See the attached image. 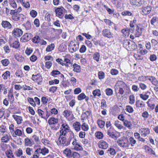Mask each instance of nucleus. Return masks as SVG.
<instances>
[{"label":"nucleus","instance_id":"52","mask_svg":"<svg viewBox=\"0 0 158 158\" xmlns=\"http://www.w3.org/2000/svg\"><path fill=\"white\" fill-rule=\"evenodd\" d=\"M157 22H158V18L156 17H153L150 21L151 24L153 25Z\"/></svg>","mask_w":158,"mask_h":158},{"label":"nucleus","instance_id":"38","mask_svg":"<svg viewBox=\"0 0 158 158\" xmlns=\"http://www.w3.org/2000/svg\"><path fill=\"white\" fill-rule=\"evenodd\" d=\"M129 99L130 101L129 103L131 104H133L135 102V98L133 95H131L129 96Z\"/></svg>","mask_w":158,"mask_h":158},{"label":"nucleus","instance_id":"1","mask_svg":"<svg viewBox=\"0 0 158 158\" xmlns=\"http://www.w3.org/2000/svg\"><path fill=\"white\" fill-rule=\"evenodd\" d=\"M115 91L116 92L118 91V93L122 95L124 92H129L130 90L129 87L127 84L122 81H118L115 85Z\"/></svg>","mask_w":158,"mask_h":158},{"label":"nucleus","instance_id":"37","mask_svg":"<svg viewBox=\"0 0 158 158\" xmlns=\"http://www.w3.org/2000/svg\"><path fill=\"white\" fill-rule=\"evenodd\" d=\"M93 94L94 97L96 96H100L101 95L100 91L99 89L94 90L93 92Z\"/></svg>","mask_w":158,"mask_h":158},{"label":"nucleus","instance_id":"17","mask_svg":"<svg viewBox=\"0 0 158 158\" xmlns=\"http://www.w3.org/2000/svg\"><path fill=\"white\" fill-rule=\"evenodd\" d=\"M143 29L138 26H137L136 29V33L135 36L136 37L139 36L142 33V30Z\"/></svg>","mask_w":158,"mask_h":158},{"label":"nucleus","instance_id":"14","mask_svg":"<svg viewBox=\"0 0 158 158\" xmlns=\"http://www.w3.org/2000/svg\"><path fill=\"white\" fill-rule=\"evenodd\" d=\"M130 1L131 4L137 6H140L143 2L142 0H130Z\"/></svg>","mask_w":158,"mask_h":158},{"label":"nucleus","instance_id":"54","mask_svg":"<svg viewBox=\"0 0 158 158\" xmlns=\"http://www.w3.org/2000/svg\"><path fill=\"white\" fill-rule=\"evenodd\" d=\"M15 135H18L19 136H21L22 135V132L19 129H17L15 131Z\"/></svg>","mask_w":158,"mask_h":158},{"label":"nucleus","instance_id":"16","mask_svg":"<svg viewBox=\"0 0 158 158\" xmlns=\"http://www.w3.org/2000/svg\"><path fill=\"white\" fill-rule=\"evenodd\" d=\"M151 7L149 6L145 7L142 9V12L143 14L147 15L149 14L151 10Z\"/></svg>","mask_w":158,"mask_h":158},{"label":"nucleus","instance_id":"25","mask_svg":"<svg viewBox=\"0 0 158 158\" xmlns=\"http://www.w3.org/2000/svg\"><path fill=\"white\" fill-rule=\"evenodd\" d=\"M117 143L119 146L121 147L126 148L128 147L127 144L123 140H119L117 141Z\"/></svg>","mask_w":158,"mask_h":158},{"label":"nucleus","instance_id":"18","mask_svg":"<svg viewBox=\"0 0 158 158\" xmlns=\"http://www.w3.org/2000/svg\"><path fill=\"white\" fill-rule=\"evenodd\" d=\"M58 121V120L57 119L51 117L49 119L48 123L50 125H51L57 123Z\"/></svg>","mask_w":158,"mask_h":158},{"label":"nucleus","instance_id":"26","mask_svg":"<svg viewBox=\"0 0 158 158\" xmlns=\"http://www.w3.org/2000/svg\"><path fill=\"white\" fill-rule=\"evenodd\" d=\"M13 117L17 122V124H19L21 123V122L22 121V119L21 117L15 115H13Z\"/></svg>","mask_w":158,"mask_h":158},{"label":"nucleus","instance_id":"22","mask_svg":"<svg viewBox=\"0 0 158 158\" xmlns=\"http://www.w3.org/2000/svg\"><path fill=\"white\" fill-rule=\"evenodd\" d=\"M73 71L77 73H79L81 71L80 66L77 64H74L73 65Z\"/></svg>","mask_w":158,"mask_h":158},{"label":"nucleus","instance_id":"31","mask_svg":"<svg viewBox=\"0 0 158 158\" xmlns=\"http://www.w3.org/2000/svg\"><path fill=\"white\" fill-rule=\"evenodd\" d=\"M97 123L99 127L101 128H103L105 126V122L102 120L98 119Z\"/></svg>","mask_w":158,"mask_h":158},{"label":"nucleus","instance_id":"64","mask_svg":"<svg viewBox=\"0 0 158 158\" xmlns=\"http://www.w3.org/2000/svg\"><path fill=\"white\" fill-rule=\"evenodd\" d=\"M124 125L127 127H130L131 126V124L130 122L127 120H125L124 122Z\"/></svg>","mask_w":158,"mask_h":158},{"label":"nucleus","instance_id":"55","mask_svg":"<svg viewBox=\"0 0 158 158\" xmlns=\"http://www.w3.org/2000/svg\"><path fill=\"white\" fill-rule=\"evenodd\" d=\"M118 70L115 69H112L110 70V73L113 75H116L118 74Z\"/></svg>","mask_w":158,"mask_h":158},{"label":"nucleus","instance_id":"63","mask_svg":"<svg viewBox=\"0 0 158 158\" xmlns=\"http://www.w3.org/2000/svg\"><path fill=\"white\" fill-rule=\"evenodd\" d=\"M85 98V95L83 93H81L78 96V99L79 100L83 99Z\"/></svg>","mask_w":158,"mask_h":158},{"label":"nucleus","instance_id":"24","mask_svg":"<svg viewBox=\"0 0 158 158\" xmlns=\"http://www.w3.org/2000/svg\"><path fill=\"white\" fill-rule=\"evenodd\" d=\"M79 46L78 45L77 47L76 44H74L73 45L70 47V51L71 53H73L75 52L78 49Z\"/></svg>","mask_w":158,"mask_h":158},{"label":"nucleus","instance_id":"7","mask_svg":"<svg viewBox=\"0 0 158 158\" xmlns=\"http://www.w3.org/2000/svg\"><path fill=\"white\" fill-rule=\"evenodd\" d=\"M48 149L45 148H44L42 149L39 148L35 151V154H42L43 155H45L46 153H48Z\"/></svg>","mask_w":158,"mask_h":158},{"label":"nucleus","instance_id":"58","mask_svg":"<svg viewBox=\"0 0 158 158\" xmlns=\"http://www.w3.org/2000/svg\"><path fill=\"white\" fill-rule=\"evenodd\" d=\"M91 114V112L90 111H87L86 112L83 113L81 115V117L82 116H85L87 118H88V117Z\"/></svg>","mask_w":158,"mask_h":158},{"label":"nucleus","instance_id":"61","mask_svg":"<svg viewBox=\"0 0 158 158\" xmlns=\"http://www.w3.org/2000/svg\"><path fill=\"white\" fill-rule=\"evenodd\" d=\"M25 27L27 30H29L31 28V23L29 21H27L25 24Z\"/></svg>","mask_w":158,"mask_h":158},{"label":"nucleus","instance_id":"51","mask_svg":"<svg viewBox=\"0 0 158 158\" xmlns=\"http://www.w3.org/2000/svg\"><path fill=\"white\" fill-rule=\"evenodd\" d=\"M82 129L84 131H87L88 129V125L85 123H84L81 126Z\"/></svg>","mask_w":158,"mask_h":158},{"label":"nucleus","instance_id":"21","mask_svg":"<svg viewBox=\"0 0 158 158\" xmlns=\"http://www.w3.org/2000/svg\"><path fill=\"white\" fill-rule=\"evenodd\" d=\"M73 127L74 129L77 131H79L81 128V124L79 122H76L73 124Z\"/></svg>","mask_w":158,"mask_h":158},{"label":"nucleus","instance_id":"15","mask_svg":"<svg viewBox=\"0 0 158 158\" xmlns=\"http://www.w3.org/2000/svg\"><path fill=\"white\" fill-rule=\"evenodd\" d=\"M10 136L9 134H4L1 139V141L3 143H7L10 140Z\"/></svg>","mask_w":158,"mask_h":158},{"label":"nucleus","instance_id":"40","mask_svg":"<svg viewBox=\"0 0 158 158\" xmlns=\"http://www.w3.org/2000/svg\"><path fill=\"white\" fill-rule=\"evenodd\" d=\"M106 93L107 95L111 96L113 94V91L111 89L108 88L106 89Z\"/></svg>","mask_w":158,"mask_h":158},{"label":"nucleus","instance_id":"13","mask_svg":"<svg viewBox=\"0 0 158 158\" xmlns=\"http://www.w3.org/2000/svg\"><path fill=\"white\" fill-rule=\"evenodd\" d=\"M107 135L111 138L114 139L116 138V136L115 135V131L114 130L110 128L107 131Z\"/></svg>","mask_w":158,"mask_h":158},{"label":"nucleus","instance_id":"53","mask_svg":"<svg viewBox=\"0 0 158 158\" xmlns=\"http://www.w3.org/2000/svg\"><path fill=\"white\" fill-rule=\"evenodd\" d=\"M101 104V108L102 109H104V108H106L107 107L106 102L104 99L102 100Z\"/></svg>","mask_w":158,"mask_h":158},{"label":"nucleus","instance_id":"6","mask_svg":"<svg viewBox=\"0 0 158 158\" xmlns=\"http://www.w3.org/2000/svg\"><path fill=\"white\" fill-rule=\"evenodd\" d=\"M12 34L15 37L20 36L23 34V31L19 28H15L12 31Z\"/></svg>","mask_w":158,"mask_h":158},{"label":"nucleus","instance_id":"10","mask_svg":"<svg viewBox=\"0 0 158 158\" xmlns=\"http://www.w3.org/2000/svg\"><path fill=\"white\" fill-rule=\"evenodd\" d=\"M1 24L2 27L5 29H9L12 27L11 24L7 21H2Z\"/></svg>","mask_w":158,"mask_h":158},{"label":"nucleus","instance_id":"45","mask_svg":"<svg viewBox=\"0 0 158 158\" xmlns=\"http://www.w3.org/2000/svg\"><path fill=\"white\" fill-rule=\"evenodd\" d=\"M9 129L11 133L12 134V135L15 137V130L14 129V125L13 124H11L10 125Z\"/></svg>","mask_w":158,"mask_h":158},{"label":"nucleus","instance_id":"4","mask_svg":"<svg viewBox=\"0 0 158 158\" xmlns=\"http://www.w3.org/2000/svg\"><path fill=\"white\" fill-rule=\"evenodd\" d=\"M32 79L38 83V85L40 84V83L42 81V78L41 75L40 74L34 75H32Z\"/></svg>","mask_w":158,"mask_h":158},{"label":"nucleus","instance_id":"30","mask_svg":"<svg viewBox=\"0 0 158 158\" xmlns=\"http://www.w3.org/2000/svg\"><path fill=\"white\" fill-rule=\"evenodd\" d=\"M10 73L9 71H6L2 75V77L4 79L6 80L10 77Z\"/></svg>","mask_w":158,"mask_h":158},{"label":"nucleus","instance_id":"9","mask_svg":"<svg viewBox=\"0 0 158 158\" xmlns=\"http://www.w3.org/2000/svg\"><path fill=\"white\" fill-rule=\"evenodd\" d=\"M143 148L145 150V152L147 153L150 155L153 154L155 155V152L148 146L145 145L143 147Z\"/></svg>","mask_w":158,"mask_h":158},{"label":"nucleus","instance_id":"33","mask_svg":"<svg viewBox=\"0 0 158 158\" xmlns=\"http://www.w3.org/2000/svg\"><path fill=\"white\" fill-rule=\"evenodd\" d=\"M60 129L67 130V131H69V127L66 123L63 124L61 125Z\"/></svg>","mask_w":158,"mask_h":158},{"label":"nucleus","instance_id":"42","mask_svg":"<svg viewBox=\"0 0 158 158\" xmlns=\"http://www.w3.org/2000/svg\"><path fill=\"white\" fill-rule=\"evenodd\" d=\"M1 62L3 66H6L9 64L10 61L8 59H5L2 60L1 61Z\"/></svg>","mask_w":158,"mask_h":158},{"label":"nucleus","instance_id":"44","mask_svg":"<svg viewBox=\"0 0 158 158\" xmlns=\"http://www.w3.org/2000/svg\"><path fill=\"white\" fill-rule=\"evenodd\" d=\"M63 113L64 117H68L70 115L72 112L69 110H64Z\"/></svg>","mask_w":158,"mask_h":158},{"label":"nucleus","instance_id":"11","mask_svg":"<svg viewBox=\"0 0 158 158\" xmlns=\"http://www.w3.org/2000/svg\"><path fill=\"white\" fill-rule=\"evenodd\" d=\"M140 131L141 132V135L142 136L145 137L150 132V130L148 128H141Z\"/></svg>","mask_w":158,"mask_h":158},{"label":"nucleus","instance_id":"43","mask_svg":"<svg viewBox=\"0 0 158 158\" xmlns=\"http://www.w3.org/2000/svg\"><path fill=\"white\" fill-rule=\"evenodd\" d=\"M25 145L30 146L32 144V142L30 139L27 138L25 139Z\"/></svg>","mask_w":158,"mask_h":158},{"label":"nucleus","instance_id":"36","mask_svg":"<svg viewBox=\"0 0 158 158\" xmlns=\"http://www.w3.org/2000/svg\"><path fill=\"white\" fill-rule=\"evenodd\" d=\"M100 55L99 52H95L93 55V58L97 61H98L99 60Z\"/></svg>","mask_w":158,"mask_h":158},{"label":"nucleus","instance_id":"8","mask_svg":"<svg viewBox=\"0 0 158 158\" xmlns=\"http://www.w3.org/2000/svg\"><path fill=\"white\" fill-rule=\"evenodd\" d=\"M102 35L109 38H111L113 37L112 35L110 30L106 29H104L102 31Z\"/></svg>","mask_w":158,"mask_h":158},{"label":"nucleus","instance_id":"48","mask_svg":"<svg viewBox=\"0 0 158 158\" xmlns=\"http://www.w3.org/2000/svg\"><path fill=\"white\" fill-rule=\"evenodd\" d=\"M27 100L30 104L33 106H35V102L34 101L33 99L32 98H27Z\"/></svg>","mask_w":158,"mask_h":158},{"label":"nucleus","instance_id":"27","mask_svg":"<svg viewBox=\"0 0 158 158\" xmlns=\"http://www.w3.org/2000/svg\"><path fill=\"white\" fill-rule=\"evenodd\" d=\"M16 76L18 78H21L24 77V74L21 70H18L15 72Z\"/></svg>","mask_w":158,"mask_h":158},{"label":"nucleus","instance_id":"12","mask_svg":"<svg viewBox=\"0 0 158 158\" xmlns=\"http://www.w3.org/2000/svg\"><path fill=\"white\" fill-rule=\"evenodd\" d=\"M98 145L99 148L103 149H106L108 147L107 143L104 141H100Z\"/></svg>","mask_w":158,"mask_h":158},{"label":"nucleus","instance_id":"60","mask_svg":"<svg viewBox=\"0 0 158 158\" xmlns=\"http://www.w3.org/2000/svg\"><path fill=\"white\" fill-rule=\"evenodd\" d=\"M70 60L68 58H64V62H65V63H64V65H65L66 67H68L69 66V64H70Z\"/></svg>","mask_w":158,"mask_h":158},{"label":"nucleus","instance_id":"5","mask_svg":"<svg viewBox=\"0 0 158 158\" xmlns=\"http://www.w3.org/2000/svg\"><path fill=\"white\" fill-rule=\"evenodd\" d=\"M32 37V35L30 33H26L21 38L20 40L22 42H25L30 40Z\"/></svg>","mask_w":158,"mask_h":158},{"label":"nucleus","instance_id":"56","mask_svg":"<svg viewBox=\"0 0 158 158\" xmlns=\"http://www.w3.org/2000/svg\"><path fill=\"white\" fill-rule=\"evenodd\" d=\"M8 98L9 99L14 100V97L13 95V92L11 90H10L8 93Z\"/></svg>","mask_w":158,"mask_h":158},{"label":"nucleus","instance_id":"32","mask_svg":"<svg viewBox=\"0 0 158 158\" xmlns=\"http://www.w3.org/2000/svg\"><path fill=\"white\" fill-rule=\"evenodd\" d=\"M6 154L8 158H13L14 155L12 151L10 150H7L6 152Z\"/></svg>","mask_w":158,"mask_h":158},{"label":"nucleus","instance_id":"29","mask_svg":"<svg viewBox=\"0 0 158 158\" xmlns=\"http://www.w3.org/2000/svg\"><path fill=\"white\" fill-rule=\"evenodd\" d=\"M40 38L38 36H35L32 39V42L35 44L40 43Z\"/></svg>","mask_w":158,"mask_h":158},{"label":"nucleus","instance_id":"35","mask_svg":"<svg viewBox=\"0 0 158 158\" xmlns=\"http://www.w3.org/2000/svg\"><path fill=\"white\" fill-rule=\"evenodd\" d=\"M55 47V45L53 44H51L50 45H48L46 49L47 52H49L53 50Z\"/></svg>","mask_w":158,"mask_h":158},{"label":"nucleus","instance_id":"50","mask_svg":"<svg viewBox=\"0 0 158 158\" xmlns=\"http://www.w3.org/2000/svg\"><path fill=\"white\" fill-rule=\"evenodd\" d=\"M98 78L100 79H103L105 77V73L102 71L99 72L98 73Z\"/></svg>","mask_w":158,"mask_h":158},{"label":"nucleus","instance_id":"20","mask_svg":"<svg viewBox=\"0 0 158 158\" xmlns=\"http://www.w3.org/2000/svg\"><path fill=\"white\" fill-rule=\"evenodd\" d=\"M130 41L128 40H124L123 42V47L128 50H129V47L131 43Z\"/></svg>","mask_w":158,"mask_h":158},{"label":"nucleus","instance_id":"3","mask_svg":"<svg viewBox=\"0 0 158 158\" xmlns=\"http://www.w3.org/2000/svg\"><path fill=\"white\" fill-rule=\"evenodd\" d=\"M55 12L56 14V16L62 19L63 18L62 14L63 13H66L67 11L63 7L61 6L60 7L56 8L55 9Z\"/></svg>","mask_w":158,"mask_h":158},{"label":"nucleus","instance_id":"59","mask_svg":"<svg viewBox=\"0 0 158 158\" xmlns=\"http://www.w3.org/2000/svg\"><path fill=\"white\" fill-rule=\"evenodd\" d=\"M108 153L111 155H114L116 153L115 150L112 148H110L108 150Z\"/></svg>","mask_w":158,"mask_h":158},{"label":"nucleus","instance_id":"23","mask_svg":"<svg viewBox=\"0 0 158 158\" xmlns=\"http://www.w3.org/2000/svg\"><path fill=\"white\" fill-rule=\"evenodd\" d=\"M136 48L137 45L133 41H131L129 47V50H134Z\"/></svg>","mask_w":158,"mask_h":158},{"label":"nucleus","instance_id":"47","mask_svg":"<svg viewBox=\"0 0 158 158\" xmlns=\"http://www.w3.org/2000/svg\"><path fill=\"white\" fill-rule=\"evenodd\" d=\"M139 96L141 98L144 100H146L149 98V95H147L146 94H139Z\"/></svg>","mask_w":158,"mask_h":158},{"label":"nucleus","instance_id":"2","mask_svg":"<svg viewBox=\"0 0 158 158\" xmlns=\"http://www.w3.org/2000/svg\"><path fill=\"white\" fill-rule=\"evenodd\" d=\"M70 143V140H67L66 138L64 136L60 135L58 139V141L57 142V143L58 145L65 147L69 145Z\"/></svg>","mask_w":158,"mask_h":158},{"label":"nucleus","instance_id":"39","mask_svg":"<svg viewBox=\"0 0 158 158\" xmlns=\"http://www.w3.org/2000/svg\"><path fill=\"white\" fill-rule=\"evenodd\" d=\"M19 46V44L18 41H15L13 43L11 44V47L14 48H18Z\"/></svg>","mask_w":158,"mask_h":158},{"label":"nucleus","instance_id":"19","mask_svg":"<svg viewBox=\"0 0 158 158\" xmlns=\"http://www.w3.org/2000/svg\"><path fill=\"white\" fill-rule=\"evenodd\" d=\"M63 153L69 158L72 156V153L69 149L66 148L63 151Z\"/></svg>","mask_w":158,"mask_h":158},{"label":"nucleus","instance_id":"62","mask_svg":"<svg viewBox=\"0 0 158 158\" xmlns=\"http://www.w3.org/2000/svg\"><path fill=\"white\" fill-rule=\"evenodd\" d=\"M86 50L85 46L84 45H82L80 48L79 51L81 53H83L85 52Z\"/></svg>","mask_w":158,"mask_h":158},{"label":"nucleus","instance_id":"34","mask_svg":"<svg viewBox=\"0 0 158 158\" xmlns=\"http://www.w3.org/2000/svg\"><path fill=\"white\" fill-rule=\"evenodd\" d=\"M38 112L39 114V115L42 118L44 119H46V117L45 116V111H43L41 109H38Z\"/></svg>","mask_w":158,"mask_h":158},{"label":"nucleus","instance_id":"49","mask_svg":"<svg viewBox=\"0 0 158 158\" xmlns=\"http://www.w3.org/2000/svg\"><path fill=\"white\" fill-rule=\"evenodd\" d=\"M59 82V81L58 80L54 79L49 81V84L50 85H51L53 84H58Z\"/></svg>","mask_w":158,"mask_h":158},{"label":"nucleus","instance_id":"46","mask_svg":"<svg viewBox=\"0 0 158 158\" xmlns=\"http://www.w3.org/2000/svg\"><path fill=\"white\" fill-rule=\"evenodd\" d=\"M126 110L129 113H132L134 111L133 108L130 106H126Z\"/></svg>","mask_w":158,"mask_h":158},{"label":"nucleus","instance_id":"41","mask_svg":"<svg viewBox=\"0 0 158 158\" xmlns=\"http://www.w3.org/2000/svg\"><path fill=\"white\" fill-rule=\"evenodd\" d=\"M8 88L3 84H1V90L4 91L3 94H5L7 93V89Z\"/></svg>","mask_w":158,"mask_h":158},{"label":"nucleus","instance_id":"28","mask_svg":"<svg viewBox=\"0 0 158 158\" xmlns=\"http://www.w3.org/2000/svg\"><path fill=\"white\" fill-rule=\"evenodd\" d=\"M136 105L137 107H143L145 106L144 103L140 100H137L136 102Z\"/></svg>","mask_w":158,"mask_h":158},{"label":"nucleus","instance_id":"57","mask_svg":"<svg viewBox=\"0 0 158 158\" xmlns=\"http://www.w3.org/2000/svg\"><path fill=\"white\" fill-rule=\"evenodd\" d=\"M60 74V72L56 70H53L51 73V75L52 76H55L56 75H59Z\"/></svg>","mask_w":158,"mask_h":158}]
</instances>
